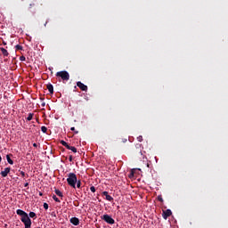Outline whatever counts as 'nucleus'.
Wrapping results in <instances>:
<instances>
[{"mask_svg":"<svg viewBox=\"0 0 228 228\" xmlns=\"http://www.w3.org/2000/svg\"><path fill=\"white\" fill-rule=\"evenodd\" d=\"M41 131L45 134L47 133V127L46 126H41Z\"/></svg>","mask_w":228,"mask_h":228,"instance_id":"393cba45","label":"nucleus"},{"mask_svg":"<svg viewBox=\"0 0 228 228\" xmlns=\"http://www.w3.org/2000/svg\"><path fill=\"white\" fill-rule=\"evenodd\" d=\"M70 223L74 225H79V219L77 216H73L70 219Z\"/></svg>","mask_w":228,"mask_h":228,"instance_id":"9b49d317","label":"nucleus"},{"mask_svg":"<svg viewBox=\"0 0 228 228\" xmlns=\"http://www.w3.org/2000/svg\"><path fill=\"white\" fill-rule=\"evenodd\" d=\"M39 195H40V196H43V193H42V192H40V193H39Z\"/></svg>","mask_w":228,"mask_h":228,"instance_id":"58836bf2","label":"nucleus"},{"mask_svg":"<svg viewBox=\"0 0 228 228\" xmlns=\"http://www.w3.org/2000/svg\"><path fill=\"white\" fill-rule=\"evenodd\" d=\"M16 213L19 215V216H21V218L25 217L27 215V212L21 209H18Z\"/></svg>","mask_w":228,"mask_h":228,"instance_id":"f8f14e48","label":"nucleus"},{"mask_svg":"<svg viewBox=\"0 0 228 228\" xmlns=\"http://www.w3.org/2000/svg\"><path fill=\"white\" fill-rule=\"evenodd\" d=\"M137 141L140 142H143L142 135H139V137H137Z\"/></svg>","mask_w":228,"mask_h":228,"instance_id":"a878e982","label":"nucleus"},{"mask_svg":"<svg viewBox=\"0 0 228 228\" xmlns=\"http://www.w3.org/2000/svg\"><path fill=\"white\" fill-rule=\"evenodd\" d=\"M0 50H1L4 57H7L9 55V53L7 52V50H5V48L1 47Z\"/></svg>","mask_w":228,"mask_h":228,"instance_id":"4468645a","label":"nucleus"},{"mask_svg":"<svg viewBox=\"0 0 228 228\" xmlns=\"http://www.w3.org/2000/svg\"><path fill=\"white\" fill-rule=\"evenodd\" d=\"M90 191H91L92 192H95V191H96V189H95L94 186H91V187H90Z\"/></svg>","mask_w":228,"mask_h":228,"instance_id":"cd10ccee","label":"nucleus"},{"mask_svg":"<svg viewBox=\"0 0 228 228\" xmlns=\"http://www.w3.org/2000/svg\"><path fill=\"white\" fill-rule=\"evenodd\" d=\"M37 228H41V227H37Z\"/></svg>","mask_w":228,"mask_h":228,"instance_id":"a19ab883","label":"nucleus"},{"mask_svg":"<svg viewBox=\"0 0 228 228\" xmlns=\"http://www.w3.org/2000/svg\"><path fill=\"white\" fill-rule=\"evenodd\" d=\"M70 130L72 132H75V134H78L79 133L78 130H75V127H71Z\"/></svg>","mask_w":228,"mask_h":228,"instance_id":"7c9ffc66","label":"nucleus"},{"mask_svg":"<svg viewBox=\"0 0 228 228\" xmlns=\"http://www.w3.org/2000/svg\"><path fill=\"white\" fill-rule=\"evenodd\" d=\"M60 143L62 144L63 147H66L67 149L69 148V143H67L66 141L61 140Z\"/></svg>","mask_w":228,"mask_h":228,"instance_id":"a211bd4d","label":"nucleus"},{"mask_svg":"<svg viewBox=\"0 0 228 228\" xmlns=\"http://www.w3.org/2000/svg\"><path fill=\"white\" fill-rule=\"evenodd\" d=\"M102 195L106 198V200L108 201H113L114 199L111 197V195L109 194L108 191H103Z\"/></svg>","mask_w":228,"mask_h":228,"instance_id":"9d476101","label":"nucleus"},{"mask_svg":"<svg viewBox=\"0 0 228 228\" xmlns=\"http://www.w3.org/2000/svg\"><path fill=\"white\" fill-rule=\"evenodd\" d=\"M29 185V183H26L25 184H24V187H28Z\"/></svg>","mask_w":228,"mask_h":228,"instance_id":"c9c22d12","label":"nucleus"},{"mask_svg":"<svg viewBox=\"0 0 228 228\" xmlns=\"http://www.w3.org/2000/svg\"><path fill=\"white\" fill-rule=\"evenodd\" d=\"M77 86L79 87L82 90V92H87L88 90V86L81 83V81H77Z\"/></svg>","mask_w":228,"mask_h":228,"instance_id":"0eeeda50","label":"nucleus"},{"mask_svg":"<svg viewBox=\"0 0 228 228\" xmlns=\"http://www.w3.org/2000/svg\"><path fill=\"white\" fill-rule=\"evenodd\" d=\"M46 88L49 90V93H50L51 94H53L54 91H53V84H47V85H46Z\"/></svg>","mask_w":228,"mask_h":228,"instance_id":"ddd939ff","label":"nucleus"},{"mask_svg":"<svg viewBox=\"0 0 228 228\" xmlns=\"http://www.w3.org/2000/svg\"><path fill=\"white\" fill-rule=\"evenodd\" d=\"M134 153L136 156V158H138L140 159H144L143 152L142 151V144L137 143L135 145V150H134Z\"/></svg>","mask_w":228,"mask_h":228,"instance_id":"7ed1b4c3","label":"nucleus"},{"mask_svg":"<svg viewBox=\"0 0 228 228\" xmlns=\"http://www.w3.org/2000/svg\"><path fill=\"white\" fill-rule=\"evenodd\" d=\"M21 223L24 224L25 228H31L32 221L29 218V216L27 214L25 216L21 217Z\"/></svg>","mask_w":228,"mask_h":228,"instance_id":"20e7f679","label":"nucleus"},{"mask_svg":"<svg viewBox=\"0 0 228 228\" xmlns=\"http://www.w3.org/2000/svg\"><path fill=\"white\" fill-rule=\"evenodd\" d=\"M56 77L61 78L63 82H68L70 79V75L67 70H61L56 73Z\"/></svg>","mask_w":228,"mask_h":228,"instance_id":"f03ea898","label":"nucleus"},{"mask_svg":"<svg viewBox=\"0 0 228 228\" xmlns=\"http://www.w3.org/2000/svg\"><path fill=\"white\" fill-rule=\"evenodd\" d=\"M69 160L71 162V161H73V157H72V155H70L69 157Z\"/></svg>","mask_w":228,"mask_h":228,"instance_id":"72a5a7b5","label":"nucleus"},{"mask_svg":"<svg viewBox=\"0 0 228 228\" xmlns=\"http://www.w3.org/2000/svg\"><path fill=\"white\" fill-rule=\"evenodd\" d=\"M33 117H34V113H28V115L27 117V120L31 121L33 119Z\"/></svg>","mask_w":228,"mask_h":228,"instance_id":"6ab92c4d","label":"nucleus"},{"mask_svg":"<svg viewBox=\"0 0 228 228\" xmlns=\"http://www.w3.org/2000/svg\"><path fill=\"white\" fill-rule=\"evenodd\" d=\"M15 48H16L17 51H22L23 50V47L21 45H17L15 46Z\"/></svg>","mask_w":228,"mask_h":228,"instance_id":"b1692460","label":"nucleus"},{"mask_svg":"<svg viewBox=\"0 0 228 228\" xmlns=\"http://www.w3.org/2000/svg\"><path fill=\"white\" fill-rule=\"evenodd\" d=\"M41 101H44V98H40Z\"/></svg>","mask_w":228,"mask_h":228,"instance_id":"ea45409f","label":"nucleus"},{"mask_svg":"<svg viewBox=\"0 0 228 228\" xmlns=\"http://www.w3.org/2000/svg\"><path fill=\"white\" fill-rule=\"evenodd\" d=\"M172 215V211L170 209L163 210L162 211V217L167 220Z\"/></svg>","mask_w":228,"mask_h":228,"instance_id":"423d86ee","label":"nucleus"},{"mask_svg":"<svg viewBox=\"0 0 228 228\" xmlns=\"http://www.w3.org/2000/svg\"><path fill=\"white\" fill-rule=\"evenodd\" d=\"M20 61H26V57L25 56H20Z\"/></svg>","mask_w":228,"mask_h":228,"instance_id":"c756f323","label":"nucleus"},{"mask_svg":"<svg viewBox=\"0 0 228 228\" xmlns=\"http://www.w3.org/2000/svg\"><path fill=\"white\" fill-rule=\"evenodd\" d=\"M10 154L6 155V159L10 165H13V160H12Z\"/></svg>","mask_w":228,"mask_h":228,"instance_id":"f3484780","label":"nucleus"},{"mask_svg":"<svg viewBox=\"0 0 228 228\" xmlns=\"http://www.w3.org/2000/svg\"><path fill=\"white\" fill-rule=\"evenodd\" d=\"M44 2L42 0H37V3H33V4H29V8H32L33 6H37V7H40V6H43V4Z\"/></svg>","mask_w":228,"mask_h":228,"instance_id":"1a4fd4ad","label":"nucleus"},{"mask_svg":"<svg viewBox=\"0 0 228 228\" xmlns=\"http://www.w3.org/2000/svg\"><path fill=\"white\" fill-rule=\"evenodd\" d=\"M53 200L56 201V202H61L60 199H58V198H57V195H55V194L53 195Z\"/></svg>","mask_w":228,"mask_h":228,"instance_id":"5701e85b","label":"nucleus"},{"mask_svg":"<svg viewBox=\"0 0 228 228\" xmlns=\"http://www.w3.org/2000/svg\"><path fill=\"white\" fill-rule=\"evenodd\" d=\"M68 150H71L72 152L77 153V150L75 148V146L68 145Z\"/></svg>","mask_w":228,"mask_h":228,"instance_id":"dca6fc26","label":"nucleus"},{"mask_svg":"<svg viewBox=\"0 0 228 228\" xmlns=\"http://www.w3.org/2000/svg\"><path fill=\"white\" fill-rule=\"evenodd\" d=\"M2 160H3L2 156H0V163H2Z\"/></svg>","mask_w":228,"mask_h":228,"instance_id":"e433bc0d","label":"nucleus"},{"mask_svg":"<svg viewBox=\"0 0 228 228\" xmlns=\"http://www.w3.org/2000/svg\"><path fill=\"white\" fill-rule=\"evenodd\" d=\"M158 200L160 201V202H162V203L164 202V200H163V198H162V195H159Z\"/></svg>","mask_w":228,"mask_h":228,"instance_id":"bb28decb","label":"nucleus"},{"mask_svg":"<svg viewBox=\"0 0 228 228\" xmlns=\"http://www.w3.org/2000/svg\"><path fill=\"white\" fill-rule=\"evenodd\" d=\"M82 183L80 180L77 179V188H81Z\"/></svg>","mask_w":228,"mask_h":228,"instance_id":"4be33fe9","label":"nucleus"},{"mask_svg":"<svg viewBox=\"0 0 228 228\" xmlns=\"http://www.w3.org/2000/svg\"><path fill=\"white\" fill-rule=\"evenodd\" d=\"M67 182L68 185H69L72 188H76L77 176L75 175V173H69Z\"/></svg>","mask_w":228,"mask_h":228,"instance_id":"f257e3e1","label":"nucleus"},{"mask_svg":"<svg viewBox=\"0 0 228 228\" xmlns=\"http://www.w3.org/2000/svg\"><path fill=\"white\" fill-rule=\"evenodd\" d=\"M44 208L47 210L49 208V205L47 203H44Z\"/></svg>","mask_w":228,"mask_h":228,"instance_id":"c85d7f7f","label":"nucleus"},{"mask_svg":"<svg viewBox=\"0 0 228 228\" xmlns=\"http://www.w3.org/2000/svg\"><path fill=\"white\" fill-rule=\"evenodd\" d=\"M20 175H21L22 177L26 176V173L23 172V171L20 172Z\"/></svg>","mask_w":228,"mask_h":228,"instance_id":"473e14b6","label":"nucleus"},{"mask_svg":"<svg viewBox=\"0 0 228 228\" xmlns=\"http://www.w3.org/2000/svg\"><path fill=\"white\" fill-rule=\"evenodd\" d=\"M46 25H47V21L45 22V26H46Z\"/></svg>","mask_w":228,"mask_h":228,"instance_id":"4c0bfd02","label":"nucleus"},{"mask_svg":"<svg viewBox=\"0 0 228 228\" xmlns=\"http://www.w3.org/2000/svg\"><path fill=\"white\" fill-rule=\"evenodd\" d=\"M33 147L37 148L38 145L37 143H33Z\"/></svg>","mask_w":228,"mask_h":228,"instance_id":"f704fd0d","label":"nucleus"},{"mask_svg":"<svg viewBox=\"0 0 228 228\" xmlns=\"http://www.w3.org/2000/svg\"><path fill=\"white\" fill-rule=\"evenodd\" d=\"M135 171H136V169H132V170L130 171V175H129L130 179H132V178L134 176Z\"/></svg>","mask_w":228,"mask_h":228,"instance_id":"aec40b11","label":"nucleus"},{"mask_svg":"<svg viewBox=\"0 0 228 228\" xmlns=\"http://www.w3.org/2000/svg\"><path fill=\"white\" fill-rule=\"evenodd\" d=\"M11 172V167H5L4 171L0 173L3 177H6Z\"/></svg>","mask_w":228,"mask_h":228,"instance_id":"6e6552de","label":"nucleus"},{"mask_svg":"<svg viewBox=\"0 0 228 228\" xmlns=\"http://www.w3.org/2000/svg\"><path fill=\"white\" fill-rule=\"evenodd\" d=\"M54 192L57 196L61 197V198H63V193L61 191V190L59 189H55L54 190Z\"/></svg>","mask_w":228,"mask_h":228,"instance_id":"2eb2a0df","label":"nucleus"},{"mask_svg":"<svg viewBox=\"0 0 228 228\" xmlns=\"http://www.w3.org/2000/svg\"><path fill=\"white\" fill-rule=\"evenodd\" d=\"M102 219L105 222V223H107V224H114L115 223H116V221L113 219V217H111V216H110V215H103L102 216Z\"/></svg>","mask_w":228,"mask_h":228,"instance_id":"39448f33","label":"nucleus"},{"mask_svg":"<svg viewBox=\"0 0 228 228\" xmlns=\"http://www.w3.org/2000/svg\"><path fill=\"white\" fill-rule=\"evenodd\" d=\"M45 105H46V102H43L41 103L42 108H45Z\"/></svg>","mask_w":228,"mask_h":228,"instance_id":"2f4dec72","label":"nucleus"},{"mask_svg":"<svg viewBox=\"0 0 228 228\" xmlns=\"http://www.w3.org/2000/svg\"><path fill=\"white\" fill-rule=\"evenodd\" d=\"M29 217L30 218H37V215L34 211L29 212Z\"/></svg>","mask_w":228,"mask_h":228,"instance_id":"412c9836","label":"nucleus"}]
</instances>
